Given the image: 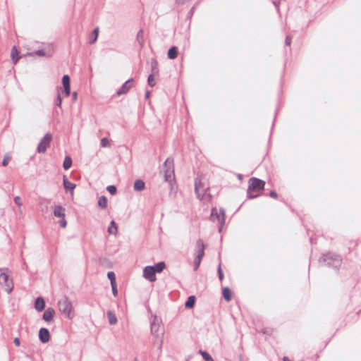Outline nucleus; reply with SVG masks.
Returning a JSON list of instances; mask_svg holds the SVG:
<instances>
[{
  "label": "nucleus",
  "mask_w": 361,
  "mask_h": 361,
  "mask_svg": "<svg viewBox=\"0 0 361 361\" xmlns=\"http://www.w3.org/2000/svg\"><path fill=\"white\" fill-rule=\"evenodd\" d=\"M249 185L247 191V197L248 199L257 197L259 195H253L252 192H259L264 190L265 182L257 178H250L248 181Z\"/></svg>",
  "instance_id": "1"
},
{
  "label": "nucleus",
  "mask_w": 361,
  "mask_h": 361,
  "mask_svg": "<svg viewBox=\"0 0 361 361\" xmlns=\"http://www.w3.org/2000/svg\"><path fill=\"white\" fill-rule=\"evenodd\" d=\"M319 261L328 268L332 269H339L341 264V256L331 252L324 255Z\"/></svg>",
  "instance_id": "2"
},
{
  "label": "nucleus",
  "mask_w": 361,
  "mask_h": 361,
  "mask_svg": "<svg viewBox=\"0 0 361 361\" xmlns=\"http://www.w3.org/2000/svg\"><path fill=\"white\" fill-rule=\"evenodd\" d=\"M58 306L60 312L63 314L68 319H72L74 314L72 312L73 305L71 302L68 298L65 297L58 302Z\"/></svg>",
  "instance_id": "3"
},
{
  "label": "nucleus",
  "mask_w": 361,
  "mask_h": 361,
  "mask_svg": "<svg viewBox=\"0 0 361 361\" xmlns=\"http://www.w3.org/2000/svg\"><path fill=\"white\" fill-rule=\"evenodd\" d=\"M0 285L2 287V288L8 293H10L13 290V279L11 277L8 272H1Z\"/></svg>",
  "instance_id": "4"
},
{
  "label": "nucleus",
  "mask_w": 361,
  "mask_h": 361,
  "mask_svg": "<svg viewBox=\"0 0 361 361\" xmlns=\"http://www.w3.org/2000/svg\"><path fill=\"white\" fill-rule=\"evenodd\" d=\"M212 221H217L220 226L219 228V232L221 231V227L224 226L225 222V212L223 209H217L216 208H213L212 209L211 216Z\"/></svg>",
  "instance_id": "5"
},
{
  "label": "nucleus",
  "mask_w": 361,
  "mask_h": 361,
  "mask_svg": "<svg viewBox=\"0 0 361 361\" xmlns=\"http://www.w3.org/2000/svg\"><path fill=\"white\" fill-rule=\"evenodd\" d=\"M160 324L161 322L156 316L154 317L150 323L151 333L157 338L161 337L164 335V329L161 328Z\"/></svg>",
  "instance_id": "6"
},
{
  "label": "nucleus",
  "mask_w": 361,
  "mask_h": 361,
  "mask_svg": "<svg viewBox=\"0 0 361 361\" xmlns=\"http://www.w3.org/2000/svg\"><path fill=\"white\" fill-rule=\"evenodd\" d=\"M197 256L194 262L195 269L196 270L200 263V261L204 256V245L203 241L200 239L197 240L196 243Z\"/></svg>",
  "instance_id": "7"
},
{
  "label": "nucleus",
  "mask_w": 361,
  "mask_h": 361,
  "mask_svg": "<svg viewBox=\"0 0 361 361\" xmlns=\"http://www.w3.org/2000/svg\"><path fill=\"white\" fill-rule=\"evenodd\" d=\"M54 215L60 219L59 221L60 226L65 228L67 225V222L65 219V209L59 205L55 206L54 208Z\"/></svg>",
  "instance_id": "8"
},
{
  "label": "nucleus",
  "mask_w": 361,
  "mask_h": 361,
  "mask_svg": "<svg viewBox=\"0 0 361 361\" xmlns=\"http://www.w3.org/2000/svg\"><path fill=\"white\" fill-rule=\"evenodd\" d=\"M173 160L171 158L166 159L164 162V166L166 168L164 172V178L168 182H171L173 178Z\"/></svg>",
  "instance_id": "9"
},
{
  "label": "nucleus",
  "mask_w": 361,
  "mask_h": 361,
  "mask_svg": "<svg viewBox=\"0 0 361 361\" xmlns=\"http://www.w3.org/2000/svg\"><path fill=\"white\" fill-rule=\"evenodd\" d=\"M133 82V80L132 78H130V79L128 80L127 81H126L122 85L121 88H119L117 90L116 94L118 96H121L122 94H126L130 90V89L132 87Z\"/></svg>",
  "instance_id": "10"
},
{
  "label": "nucleus",
  "mask_w": 361,
  "mask_h": 361,
  "mask_svg": "<svg viewBox=\"0 0 361 361\" xmlns=\"http://www.w3.org/2000/svg\"><path fill=\"white\" fill-rule=\"evenodd\" d=\"M195 189L197 197L201 200L204 195L206 188L202 184L200 180H195Z\"/></svg>",
  "instance_id": "11"
},
{
  "label": "nucleus",
  "mask_w": 361,
  "mask_h": 361,
  "mask_svg": "<svg viewBox=\"0 0 361 361\" xmlns=\"http://www.w3.org/2000/svg\"><path fill=\"white\" fill-rule=\"evenodd\" d=\"M165 268V262H160L153 266H146L142 271H163Z\"/></svg>",
  "instance_id": "12"
},
{
  "label": "nucleus",
  "mask_w": 361,
  "mask_h": 361,
  "mask_svg": "<svg viewBox=\"0 0 361 361\" xmlns=\"http://www.w3.org/2000/svg\"><path fill=\"white\" fill-rule=\"evenodd\" d=\"M63 187L66 191H70L71 193L73 192V190L75 188V184L70 182L66 178V176H63Z\"/></svg>",
  "instance_id": "13"
},
{
  "label": "nucleus",
  "mask_w": 361,
  "mask_h": 361,
  "mask_svg": "<svg viewBox=\"0 0 361 361\" xmlns=\"http://www.w3.org/2000/svg\"><path fill=\"white\" fill-rule=\"evenodd\" d=\"M45 307V301L43 298L39 297L36 299L35 302V308L38 312L42 311Z\"/></svg>",
  "instance_id": "14"
},
{
  "label": "nucleus",
  "mask_w": 361,
  "mask_h": 361,
  "mask_svg": "<svg viewBox=\"0 0 361 361\" xmlns=\"http://www.w3.org/2000/svg\"><path fill=\"white\" fill-rule=\"evenodd\" d=\"M222 296L224 300L227 302H229L232 299V291L231 288L228 286L224 287L222 288Z\"/></svg>",
  "instance_id": "15"
},
{
  "label": "nucleus",
  "mask_w": 361,
  "mask_h": 361,
  "mask_svg": "<svg viewBox=\"0 0 361 361\" xmlns=\"http://www.w3.org/2000/svg\"><path fill=\"white\" fill-rule=\"evenodd\" d=\"M196 302V297L195 295H190L188 297L185 302V307L186 309H192L194 307Z\"/></svg>",
  "instance_id": "16"
},
{
  "label": "nucleus",
  "mask_w": 361,
  "mask_h": 361,
  "mask_svg": "<svg viewBox=\"0 0 361 361\" xmlns=\"http://www.w3.org/2000/svg\"><path fill=\"white\" fill-rule=\"evenodd\" d=\"M11 57L14 64H16L18 61L21 57L20 56H19L18 51L17 50L16 47H13L11 49Z\"/></svg>",
  "instance_id": "17"
},
{
  "label": "nucleus",
  "mask_w": 361,
  "mask_h": 361,
  "mask_svg": "<svg viewBox=\"0 0 361 361\" xmlns=\"http://www.w3.org/2000/svg\"><path fill=\"white\" fill-rule=\"evenodd\" d=\"M107 318L109 319V323L111 325L116 324L118 322L117 317H116L115 313L111 310H109L107 312Z\"/></svg>",
  "instance_id": "18"
},
{
  "label": "nucleus",
  "mask_w": 361,
  "mask_h": 361,
  "mask_svg": "<svg viewBox=\"0 0 361 361\" xmlns=\"http://www.w3.org/2000/svg\"><path fill=\"white\" fill-rule=\"evenodd\" d=\"M142 276L149 281L150 282H154L157 280L156 274L157 272H142Z\"/></svg>",
  "instance_id": "19"
},
{
  "label": "nucleus",
  "mask_w": 361,
  "mask_h": 361,
  "mask_svg": "<svg viewBox=\"0 0 361 361\" xmlns=\"http://www.w3.org/2000/svg\"><path fill=\"white\" fill-rule=\"evenodd\" d=\"M145 186V183L143 180L139 179L136 180L134 183V190L136 191H142Z\"/></svg>",
  "instance_id": "20"
},
{
  "label": "nucleus",
  "mask_w": 361,
  "mask_h": 361,
  "mask_svg": "<svg viewBox=\"0 0 361 361\" xmlns=\"http://www.w3.org/2000/svg\"><path fill=\"white\" fill-rule=\"evenodd\" d=\"M178 56V49L176 47H171L168 51V57L171 59H174Z\"/></svg>",
  "instance_id": "21"
},
{
  "label": "nucleus",
  "mask_w": 361,
  "mask_h": 361,
  "mask_svg": "<svg viewBox=\"0 0 361 361\" xmlns=\"http://www.w3.org/2000/svg\"><path fill=\"white\" fill-rule=\"evenodd\" d=\"M198 353L202 355L204 361H214L211 355L205 350H199Z\"/></svg>",
  "instance_id": "22"
},
{
  "label": "nucleus",
  "mask_w": 361,
  "mask_h": 361,
  "mask_svg": "<svg viewBox=\"0 0 361 361\" xmlns=\"http://www.w3.org/2000/svg\"><path fill=\"white\" fill-rule=\"evenodd\" d=\"M117 231H118V228H117V225L116 224V222L114 221H111L110 222V225L108 228V233L109 234H116L117 233Z\"/></svg>",
  "instance_id": "23"
},
{
  "label": "nucleus",
  "mask_w": 361,
  "mask_h": 361,
  "mask_svg": "<svg viewBox=\"0 0 361 361\" xmlns=\"http://www.w3.org/2000/svg\"><path fill=\"white\" fill-rule=\"evenodd\" d=\"M55 314L54 310L51 307L47 308V322H51Z\"/></svg>",
  "instance_id": "24"
},
{
  "label": "nucleus",
  "mask_w": 361,
  "mask_h": 361,
  "mask_svg": "<svg viewBox=\"0 0 361 361\" xmlns=\"http://www.w3.org/2000/svg\"><path fill=\"white\" fill-rule=\"evenodd\" d=\"M137 40L139 44L142 47L144 45V32L142 30H140L137 34Z\"/></svg>",
  "instance_id": "25"
},
{
  "label": "nucleus",
  "mask_w": 361,
  "mask_h": 361,
  "mask_svg": "<svg viewBox=\"0 0 361 361\" xmlns=\"http://www.w3.org/2000/svg\"><path fill=\"white\" fill-rule=\"evenodd\" d=\"M72 159L70 157H66L63 161V167L65 170H68L71 167Z\"/></svg>",
  "instance_id": "26"
},
{
  "label": "nucleus",
  "mask_w": 361,
  "mask_h": 361,
  "mask_svg": "<svg viewBox=\"0 0 361 361\" xmlns=\"http://www.w3.org/2000/svg\"><path fill=\"white\" fill-rule=\"evenodd\" d=\"M98 206L102 209L107 207V199L105 196H101L98 200Z\"/></svg>",
  "instance_id": "27"
},
{
  "label": "nucleus",
  "mask_w": 361,
  "mask_h": 361,
  "mask_svg": "<svg viewBox=\"0 0 361 361\" xmlns=\"http://www.w3.org/2000/svg\"><path fill=\"white\" fill-rule=\"evenodd\" d=\"M99 263L106 269L112 268V263L106 258L100 259Z\"/></svg>",
  "instance_id": "28"
},
{
  "label": "nucleus",
  "mask_w": 361,
  "mask_h": 361,
  "mask_svg": "<svg viewBox=\"0 0 361 361\" xmlns=\"http://www.w3.org/2000/svg\"><path fill=\"white\" fill-rule=\"evenodd\" d=\"M107 277L110 281L111 285L117 284L115 272H107Z\"/></svg>",
  "instance_id": "29"
},
{
  "label": "nucleus",
  "mask_w": 361,
  "mask_h": 361,
  "mask_svg": "<svg viewBox=\"0 0 361 361\" xmlns=\"http://www.w3.org/2000/svg\"><path fill=\"white\" fill-rule=\"evenodd\" d=\"M98 35H99V28L96 27L95 29H94V30L92 31V32L91 34L92 38L90 41V44H94L97 41Z\"/></svg>",
  "instance_id": "30"
},
{
  "label": "nucleus",
  "mask_w": 361,
  "mask_h": 361,
  "mask_svg": "<svg viewBox=\"0 0 361 361\" xmlns=\"http://www.w3.org/2000/svg\"><path fill=\"white\" fill-rule=\"evenodd\" d=\"M151 68L153 74L156 75L158 73V63L155 59H152L151 61Z\"/></svg>",
  "instance_id": "31"
},
{
  "label": "nucleus",
  "mask_w": 361,
  "mask_h": 361,
  "mask_svg": "<svg viewBox=\"0 0 361 361\" xmlns=\"http://www.w3.org/2000/svg\"><path fill=\"white\" fill-rule=\"evenodd\" d=\"M62 83L63 85V87H71L70 85V78L68 75H64L62 78Z\"/></svg>",
  "instance_id": "32"
},
{
  "label": "nucleus",
  "mask_w": 361,
  "mask_h": 361,
  "mask_svg": "<svg viewBox=\"0 0 361 361\" xmlns=\"http://www.w3.org/2000/svg\"><path fill=\"white\" fill-rule=\"evenodd\" d=\"M39 340L44 343H45V328H41L39 332Z\"/></svg>",
  "instance_id": "33"
},
{
  "label": "nucleus",
  "mask_w": 361,
  "mask_h": 361,
  "mask_svg": "<svg viewBox=\"0 0 361 361\" xmlns=\"http://www.w3.org/2000/svg\"><path fill=\"white\" fill-rule=\"evenodd\" d=\"M44 142H45V136L42 139V140L38 146L37 150L39 152H45V145H44Z\"/></svg>",
  "instance_id": "34"
},
{
  "label": "nucleus",
  "mask_w": 361,
  "mask_h": 361,
  "mask_svg": "<svg viewBox=\"0 0 361 361\" xmlns=\"http://www.w3.org/2000/svg\"><path fill=\"white\" fill-rule=\"evenodd\" d=\"M14 202L18 207L19 212H21V207L23 205V202L21 198L19 196H16L14 197Z\"/></svg>",
  "instance_id": "35"
},
{
  "label": "nucleus",
  "mask_w": 361,
  "mask_h": 361,
  "mask_svg": "<svg viewBox=\"0 0 361 361\" xmlns=\"http://www.w3.org/2000/svg\"><path fill=\"white\" fill-rule=\"evenodd\" d=\"M147 83L150 87H154L156 85V82L154 79L153 74H151L148 76Z\"/></svg>",
  "instance_id": "36"
},
{
  "label": "nucleus",
  "mask_w": 361,
  "mask_h": 361,
  "mask_svg": "<svg viewBox=\"0 0 361 361\" xmlns=\"http://www.w3.org/2000/svg\"><path fill=\"white\" fill-rule=\"evenodd\" d=\"M54 49V47L52 44H49V45L47 44V54H46L47 57L49 56L52 54Z\"/></svg>",
  "instance_id": "37"
},
{
  "label": "nucleus",
  "mask_w": 361,
  "mask_h": 361,
  "mask_svg": "<svg viewBox=\"0 0 361 361\" xmlns=\"http://www.w3.org/2000/svg\"><path fill=\"white\" fill-rule=\"evenodd\" d=\"M101 145L102 147H108L110 146V142L106 137H104L101 140Z\"/></svg>",
  "instance_id": "38"
},
{
  "label": "nucleus",
  "mask_w": 361,
  "mask_h": 361,
  "mask_svg": "<svg viewBox=\"0 0 361 361\" xmlns=\"http://www.w3.org/2000/svg\"><path fill=\"white\" fill-rule=\"evenodd\" d=\"M106 190L111 195H114L116 192V187L115 185H109Z\"/></svg>",
  "instance_id": "39"
},
{
  "label": "nucleus",
  "mask_w": 361,
  "mask_h": 361,
  "mask_svg": "<svg viewBox=\"0 0 361 361\" xmlns=\"http://www.w3.org/2000/svg\"><path fill=\"white\" fill-rule=\"evenodd\" d=\"M111 290L112 294L114 297H116L118 295V288H117V284L111 285Z\"/></svg>",
  "instance_id": "40"
},
{
  "label": "nucleus",
  "mask_w": 361,
  "mask_h": 361,
  "mask_svg": "<svg viewBox=\"0 0 361 361\" xmlns=\"http://www.w3.org/2000/svg\"><path fill=\"white\" fill-rule=\"evenodd\" d=\"M10 160H11V157L8 155L5 156L4 159L3 161H2V165L4 166H6L8 164Z\"/></svg>",
  "instance_id": "41"
},
{
  "label": "nucleus",
  "mask_w": 361,
  "mask_h": 361,
  "mask_svg": "<svg viewBox=\"0 0 361 361\" xmlns=\"http://www.w3.org/2000/svg\"><path fill=\"white\" fill-rule=\"evenodd\" d=\"M61 102H62V99H61L60 94H59L56 97V105L57 106H61Z\"/></svg>",
  "instance_id": "42"
},
{
  "label": "nucleus",
  "mask_w": 361,
  "mask_h": 361,
  "mask_svg": "<svg viewBox=\"0 0 361 361\" xmlns=\"http://www.w3.org/2000/svg\"><path fill=\"white\" fill-rule=\"evenodd\" d=\"M285 44L286 46H290L291 44V37L288 35L286 36L285 39Z\"/></svg>",
  "instance_id": "43"
},
{
  "label": "nucleus",
  "mask_w": 361,
  "mask_h": 361,
  "mask_svg": "<svg viewBox=\"0 0 361 361\" xmlns=\"http://www.w3.org/2000/svg\"><path fill=\"white\" fill-rule=\"evenodd\" d=\"M63 89L66 96H69L71 94V87H65Z\"/></svg>",
  "instance_id": "44"
},
{
  "label": "nucleus",
  "mask_w": 361,
  "mask_h": 361,
  "mask_svg": "<svg viewBox=\"0 0 361 361\" xmlns=\"http://www.w3.org/2000/svg\"><path fill=\"white\" fill-rule=\"evenodd\" d=\"M175 1H176V4H177L178 5H183V4H185L187 2L190 1V0H175Z\"/></svg>",
  "instance_id": "45"
},
{
  "label": "nucleus",
  "mask_w": 361,
  "mask_h": 361,
  "mask_svg": "<svg viewBox=\"0 0 361 361\" xmlns=\"http://www.w3.org/2000/svg\"><path fill=\"white\" fill-rule=\"evenodd\" d=\"M269 195L271 197L275 198V199L277 198V197H278V195L275 191H271L269 193Z\"/></svg>",
  "instance_id": "46"
},
{
  "label": "nucleus",
  "mask_w": 361,
  "mask_h": 361,
  "mask_svg": "<svg viewBox=\"0 0 361 361\" xmlns=\"http://www.w3.org/2000/svg\"><path fill=\"white\" fill-rule=\"evenodd\" d=\"M217 273H218L219 279L221 281H222L223 279H224V272H217Z\"/></svg>",
  "instance_id": "47"
},
{
  "label": "nucleus",
  "mask_w": 361,
  "mask_h": 361,
  "mask_svg": "<svg viewBox=\"0 0 361 361\" xmlns=\"http://www.w3.org/2000/svg\"><path fill=\"white\" fill-rule=\"evenodd\" d=\"M46 138H47V146L51 140V135L49 133H47Z\"/></svg>",
  "instance_id": "48"
},
{
  "label": "nucleus",
  "mask_w": 361,
  "mask_h": 361,
  "mask_svg": "<svg viewBox=\"0 0 361 361\" xmlns=\"http://www.w3.org/2000/svg\"><path fill=\"white\" fill-rule=\"evenodd\" d=\"M72 99H73V101H76L77 100V99H78V94H77L76 92H73L72 93Z\"/></svg>",
  "instance_id": "49"
},
{
  "label": "nucleus",
  "mask_w": 361,
  "mask_h": 361,
  "mask_svg": "<svg viewBox=\"0 0 361 361\" xmlns=\"http://www.w3.org/2000/svg\"><path fill=\"white\" fill-rule=\"evenodd\" d=\"M13 342L16 346L20 345V339L18 338H15Z\"/></svg>",
  "instance_id": "50"
},
{
  "label": "nucleus",
  "mask_w": 361,
  "mask_h": 361,
  "mask_svg": "<svg viewBox=\"0 0 361 361\" xmlns=\"http://www.w3.org/2000/svg\"><path fill=\"white\" fill-rule=\"evenodd\" d=\"M50 338H51L50 333H49V330L47 329V343H48L49 341Z\"/></svg>",
  "instance_id": "51"
},
{
  "label": "nucleus",
  "mask_w": 361,
  "mask_h": 361,
  "mask_svg": "<svg viewBox=\"0 0 361 361\" xmlns=\"http://www.w3.org/2000/svg\"><path fill=\"white\" fill-rule=\"evenodd\" d=\"M149 96H150V92L149 91H147L145 92V97L147 99V98L149 97Z\"/></svg>",
  "instance_id": "52"
},
{
  "label": "nucleus",
  "mask_w": 361,
  "mask_h": 361,
  "mask_svg": "<svg viewBox=\"0 0 361 361\" xmlns=\"http://www.w3.org/2000/svg\"><path fill=\"white\" fill-rule=\"evenodd\" d=\"M38 55H40V56H43L44 55V52L43 51H38L36 52Z\"/></svg>",
  "instance_id": "53"
},
{
  "label": "nucleus",
  "mask_w": 361,
  "mask_h": 361,
  "mask_svg": "<svg viewBox=\"0 0 361 361\" xmlns=\"http://www.w3.org/2000/svg\"><path fill=\"white\" fill-rule=\"evenodd\" d=\"M283 361H290V359H289L288 357L284 356V357H283Z\"/></svg>",
  "instance_id": "54"
},
{
  "label": "nucleus",
  "mask_w": 361,
  "mask_h": 361,
  "mask_svg": "<svg viewBox=\"0 0 361 361\" xmlns=\"http://www.w3.org/2000/svg\"><path fill=\"white\" fill-rule=\"evenodd\" d=\"M238 178L239 179H242V178H243V175H241V174H238Z\"/></svg>",
  "instance_id": "55"
},
{
  "label": "nucleus",
  "mask_w": 361,
  "mask_h": 361,
  "mask_svg": "<svg viewBox=\"0 0 361 361\" xmlns=\"http://www.w3.org/2000/svg\"><path fill=\"white\" fill-rule=\"evenodd\" d=\"M42 319L45 320V312L42 314Z\"/></svg>",
  "instance_id": "56"
},
{
  "label": "nucleus",
  "mask_w": 361,
  "mask_h": 361,
  "mask_svg": "<svg viewBox=\"0 0 361 361\" xmlns=\"http://www.w3.org/2000/svg\"><path fill=\"white\" fill-rule=\"evenodd\" d=\"M194 9H195V7H192V8H191V10H190V13H192V12H193V11H194Z\"/></svg>",
  "instance_id": "57"
},
{
  "label": "nucleus",
  "mask_w": 361,
  "mask_h": 361,
  "mask_svg": "<svg viewBox=\"0 0 361 361\" xmlns=\"http://www.w3.org/2000/svg\"><path fill=\"white\" fill-rule=\"evenodd\" d=\"M217 271H221V266H220V265L219 266V267H218V270H217Z\"/></svg>",
  "instance_id": "58"
}]
</instances>
